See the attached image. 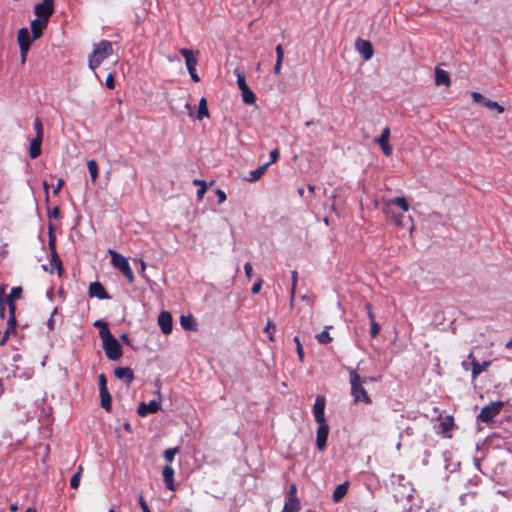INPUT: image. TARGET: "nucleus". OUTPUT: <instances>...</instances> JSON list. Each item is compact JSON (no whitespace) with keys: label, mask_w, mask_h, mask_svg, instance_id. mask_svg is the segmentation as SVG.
Segmentation results:
<instances>
[{"label":"nucleus","mask_w":512,"mask_h":512,"mask_svg":"<svg viewBox=\"0 0 512 512\" xmlns=\"http://www.w3.org/2000/svg\"><path fill=\"white\" fill-rule=\"evenodd\" d=\"M98 382H99V392L108 391L107 388V381L104 374H100L98 376Z\"/></svg>","instance_id":"nucleus-50"},{"label":"nucleus","mask_w":512,"mask_h":512,"mask_svg":"<svg viewBox=\"0 0 512 512\" xmlns=\"http://www.w3.org/2000/svg\"><path fill=\"white\" fill-rule=\"evenodd\" d=\"M235 73L237 75V85L238 88L241 90L248 88V85L246 83L245 75L241 73L239 70H235Z\"/></svg>","instance_id":"nucleus-46"},{"label":"nucleus","mask_w":512,"mask_h":512,"mask_svg":"<svg viewBox=\"0 0 512 512\" xmlns=\"http://www.w3.org/2000/svg\"><path fill=\"white\" fill-rule=\"evenodd\" d=\"M57 312V308H54V310L52 311L49 319L47 320V327L49 329V331L53 330L54 329V314Z\"/></svg>","instance_id":"nucleus-53"},{"label":"nucleus","mask_w":512,"mask_h":512,"mask_svg":"<svg viewBox=\"0 0 512 512\" xmlns=\"http://www.w3.org/2000/svg\"><path fill=\"white\" fill-rule=\"evenodd\" d=\"M296 491H297L296 485L295 484H291L289 486V492H288L289 497H297L296 496Z\"/></svg>","instance_id":"nucleus-62"},{"label":"nucleus","mask_w":512,"mask_h":512,"mask_svg":"<svg viewBox=\"0 0 512 512\" xmlns=\"http://www.w3.org/2000/svg\"><path fill=\"white\" fill-rule=\"evenodd\" d=\"M261 285H262V280H259L258 282L254 283L251 287V292L253 294H257L259 293L260 289H261Z\"/></svg>","instance_id":"nucleus-59"},{"label":"nucleus","mask_w":512,"mask_h":512,"mask_svg":"<svg viewBox=\"0 0 512 512\" xmlns=\"http://www.w3.org/2000/svg\"><path fill=\"white\" fill-rule=\"evenodd\" d=\"M268 164H263L259 166L258 168L252 170L250 172V176L247 178V181L249 182H256L261 178V176L264 174V172L267 170Z\"/></svg>","instance_id":"nucleus-30"},{"label":"nucleus","mask_w":512,"mask_h":512,"mask_svg":"<svg viewBox=\"0 0 512 512\" xmlns=\"http://www.w3.org/2000/svg\"><path fill=\"white\" fill-rule=\"evenodd\" d=\"M88 171L91 177L92 182H96L98 178V166L94 159H91L87 163Z\"/></svg>","instance_id":"nucleus-37"},{"label":"nucleus","mask_w":512,"mask_h":512,"mask_svg":"<svg viewBox=\"0 0 512 512\" xmlns=\"http://www.w3.org/2000/svg\"><path fill=\"white\" fill-rule=\"evenodd\" d=\"M354 48L365 61L370 60L374 55V48L369 40L358 38L354 43Z\"/></svg>","instance_id":"nucleus-9"},{"label":"nucleus","mask_w":512,"mask_h":512,"mask_svg":"<svg viewBox=\"0 0 512 512\" xmlns=\"http://www.w3.org/2000/svg\"><path fill=\"white\" fill-rule=\"evenodd\" d=\"M364 308H365L367 316L370 320V326H371L370 336H371V338H375L379 334L380 325L375 320V314L373 312L372 305L370 303H365Z\"/></svg>","instance_id":"nucleus-19"},{"label":"nucleus","mask_w":512,"mask_h":512,"mask_svg":"<svg viewBox=\"0 0 512 512\" xmlns=\"http://www.w3.org/2000/svg\"><path fill=\"white\" fill-rule=\"evenodd\" d=\"M48 244H49L50 252H57L56 251V237H55L51 227H49V240H48Z\"/></svg>","instance_id":"nucleus-47"},{"label":"nucleus","mask_w":512,"mask_h":512,"mask_svg":"<svg viewBox=\"0 0 512 512\" xmlns=\"http://www.w3.org/2000/svg\"><path fill=\"white\" fill-rule=\"evenodd\" d=\"M179 452L178 447L168 448L164 451V459L167 462H172L175 458V455Z\"/></svg>","instance_id":"nucleus-42"},{"label":"nucleus","mask_w":512,"mask_h":512,"mask_svg":"<svg viewBox=\"0 0 512 512\" xmlns=\"http://www.w3.org/2000/svg\"><path fill=\"white\" fill-rule=\"evenodd\" d=\"M113 48L108 40H101L94 44L93 50L88 57V66L91 70H95L105 59L111 56Z\"/></svg>","instance_id":"nucleus-1"},{"label":"nucleus","mask_w":512,"mask_h":512,"mask_svg":"<svg viewBox=\"0 0 512 512\" xmlns=\"http://www.w3.org/2000/svg\"><path fill=\"white\" fill-rule=\"evenodd\" d=\"M205 117H209V111L207 108L206 98L202 97L199 101L198 112H197L196 118L198 120H202Z\"/></svg>","instance_id":"nucleus-32"},{"label":"nucleus","mask_w":512,"mask_h":512,"mask_svg":"<svg viewBox=\"0 0 512 512\" xmlns=\"http://www.w3.org/2000/svg\"><path fill=\"white\" fill-rule=\"evenodd\" d=\"M389 136L390 129L386 127L383 129L381 135L376 139L377 143L381 147L383 154L386 156H390L392 154V147L389 144Z\"/></svg>","instance_id":"nucleus-17"},{"label":"nucleus","mask_w":512,"mask_h":512,"mask_svg":"<svg viewBox=\"0 0 512 512\" xmlns=\"http://www.w3.org/2000/svg\"><path fill=\"white\" fill-rule=\"evenodd\" d=\"M158 325L163 334L169 335L173 328L172 315L168 311H161L158 315Z\"/></svg>","instance_id":"nucleus-12"},{"label":"nucleus","mask_w":512,"mask_h":512,"mask_svg":"<svg viewBox=\"0 0 512 512\" xmlns=\"http://www.w3.org/2000/svg\"><path fill=\"white\" fill-rule=\"evenodd\" d=\"M161 409V403L159 400H150L148 403L141 402L138 406L137 413L141 417H145L149 414L157 413Z\"/></svg>","instance_id":"nucleus-10"},{"label":"nucleus","mask_w":512,"mask_h":512,"mask_svg":"<svg viewBox=\"0 0 512 512\" xmlns=\"http://www.w3.org/2000/svg\"><path fill=\"white\" fill-rule=\"evenodd\" d=\"M328 328L329 327H326V329H324L320 333L316 334L315 338L318 341V343L328 344L332 341V337L330 336V334L328 332Z\"/></svg>","instance_id":"nucleus-38"},{"label":"nucleus","mask_w":512,"mask_h":512,"mask_svg":"<svg viewBox=\"0 0 512 512\" xmlns=\"http://www.w3.org/2000/svg\"><path fill=\"white\" fill-rule=\"evenodd\" d=\"M48 22L49 21L40 18H35L31 21L30 27L33 40H37L42 36L44 29L48 25Z\"/></svg>","instance_id":"nucleus-16"},{"label":"nucleus","mask_w":512,"mask_h":512,"mask_svg":"<svg viewBox=\"0 0 512 512\" xmlns=\"http://www.w3.org/2000/svg\"><path fill=\"white\" fill-rule=\"evenodd\" d=\"M81 472H82V467H79L78 471L71 477V479H70L71 488L77 489L79 487Z\"/></svg>","instance_id":"nucleus-44"},{"label":"nucleus","mask_w":512,"mask_h":512,"mask_svg":"<svg viewBox=\"0 0 512 512\" xmlns=\"http://www.w3.org/2000/svg\"><path fill=\"white\" fill-rule=\"evenodd\" d=\"M17 332V321L11 322L7 320V326L3 334L1 335L0 345L3 346L7 343L11 335H15Z\"/></svg>","instance_id":"nucleus-24"},{"label":"nucleus","mask_w":512,"mask_h":512,"mask_svg":"<svg viewBox=\"0 0 512 512\" xmlns=\"http://www.w3.org/2000/svg\"><path fill=\"white\" fill-rule=\"evenodd\" d=\"M105 85L109 89H113L115 87L114 77L111 73L107 76Z\"/></svg>","instance_id":"nucleus-54"},{"label":"nucleus","mask_w":512,"mask_h":512,"mask_svg":"<svg viewBox=\"0 0 512 512\" xmlns=\"http://www.w3.org/2000/svg\"><path fill=\"white\" fill-rule=\"evenodd\" d=\"M34 13L37 16L36 18L49 21L54 13V5L45 2L37 3L34 7Z\"/></svg>","instance_id":"nucleus-13"},{"label":"nucleus","mask_w":512,"mask_h":512,"mask_svg":"<svg viewBox=\"0 0 512 512\" xmlns=\"http://www.w3.org/2000/svg\"><path fill=\"white\" fill-rule=\"evenodd\" d=\"M318 424L316 431V447L319 451H323L327 444L329 435V425L327 421L316 422Z\"/></svg>","instance_id":"nucleus-8"},{"label":"nucleus","mask_w":512,"mask_h":512,"mask_svg":"<svg viewBox=\"0 0 512 512\" xmlns=\"http://www.w3.org/2000/svg\"><path fill=\"white\" fill-rule=\"evenodd\" d=\"M349 487H350L349 481H345V482L339 484L333 491V494H332L333 501L336 503L340 502L347 494Z\"/></svg>","instance_id":"nucleus-22"},{"label":"nucleus","mask_w":512,"mask_h":512,"mask_svg":"<svg viewBox=\"0 0 512 512\" xmlns=\"http://www.w3.org/2000/svg\"><path fill=\"white\" fill-rule=\"evenodd\" d=\"M114 375L117 379L123 380L126 385H130L134 380V371L130 367H117Z\"/></svg>","instance_id":"nucleus-18"},{"label":"nucleus","mask_w":512,"mask_h":512,"mask_svg":"<svg viewBox=\"0 0 512 512\" xmlns=\"http://www.w3.org/2000/svg\"><path fill=\"white\" fill-rule=\"evenodd\" d=\"M88 293L90 297H95L99 300L111 299V296L106 292L103 285L98 281L90 283Z\"/></svg>","instance_id":"nucleus-14"},{"label":"nucleus","mask_w":512,"mask_h":512,"mask_svg":"<svg viewBox=\"0 0 512 512\" xmlns=\"http://www.w3.org/2000/svg\"><path fill=\"white\" fill-rule=\"evenodd\" d=\"M19 49H20L21 61L25 62V59H26L27 53L30 49V46H19Z\"/></svg>","instance_id":"nucleus-56"},{"label":"nucleus","mask_w":512,"mask_h":512,"mask_svg":"<svg viewBox=\"0 0 512 512\" xmlns=\"http://www.w3.org/2000/svg\"><path fill=\"white\" fill-rule=\"evenodd\" d=\"M300 508L301 505L298 497H289L288 501L285 502L282 512H297Z\"/></svg>","instance_id":"nucleus-29"},{"label":"nucleus","mask_w":512,"mask_h":512,"mask_svg":"<svg viewBox=\"0 0 512 512\" xmlns=\"http://www.w3.org/2000/svg\"><path fill=\"white\" fill-rule=\"evenodd\" d=\"M503 406L504 403L502 401L490 402L481 409L477 419L481 422L488 423L500 413Z\"/></svg>","instance_id":"nucleus-7"},{"label":"nucleus","mask_w":512,"mask_h":512,"mask_svg":"<svg viewBox=\"0 0 512 512\" xmlns=\"http://www.w3.org/2000/svg\"><path fill=\"white\" fill-rule=\"evenodd\" d=\"M17 41L19 46H30L33 39L32 34L30 35V32L28 28L23 27L19 29L17 34Z\"/></svg>","instance_id":"nucleus-23"},{"label":"nucleus","mask_w":512,"mask_h":512,"mask_svg":"<svg viewBox=\"0 0 512 512\" xmlns=\"http://www.w3.org/2000/svg\"><path fill=\"white\" fill-rule=\"evenodd\" d=\"M454 425V420L452 416H447L442 421H440L436 427L437 434H441L443 436H448V433L452 430Z\"/></svg>","instance_id":"nucleus-21"},{"label":"nucleus","mask_w":512,"mask_h":512,"mask_svg":"<svg viewBox=\"0 0 512 512\" xmlns=\"http://www.w3.org/2000/svg\"><path fill=\"white\" fill-rule=\"evenodd\" d=\"M193 184L196 186H200V187H198V190L196 192V197L198 200L201 201L203 199V196H204L206 190H207L206 181L200 180V179H195V180H193Z\"/></svg>","instance_id":"nucleus-36"},{"label":"nucleus","mask_w":512,"mask_h":512,"mask_svg":"<svg viewBox=\"0 0 512 512\" xmlns=\"http://www.w3.org/2000/svg\"><path fill=\"white\" fill-rule=\"evenodd\" d=\"M174 473H175L174 469L170 465H165L163 467V471H162L163 480H164L166 488L171 491L175 490Z\"/></svg>","instance_id":"nucleus-20"},{"label":"nucleus","mask_w":512,"mask_h":512,"mask_svg":"<svg viewBox=\"0 0 512 512\" xmlns=\"http://www.w3.org/2000/svg\"><path fill=\"white\" fill-rule=\"evenodd\" d=\"M42 139L35 137L30 142L29 154L32 159L37 158L41 154Z\"/></svg>","instance_id":"nucleus-27"},{"label":"nucleus","mask_w":512,"mask_h":512,"mask_svg":"<svg viewBox=\"0 0 512 512\" xmlns=\"http://www.w3.org/2000/svg\"><path fill=\"white\" fill-rule=\"evenodd\" d=\"M471 97H472V100L477 103V104H480L482 106H484V103L486 101L487 98H485L481 93L479 92H472L471 93Z\"/></svg>","instance_id":"nucleus-49"},{"label":"nucleus","mask_w":512,"mask_h":512,"mask_svg":"<svg viewBox=\"0 0 512 512\" xmlns=\"http://www.w3.org/2000/svg\"><path fill=\"white\" fill-rule=\"evenodd\" d=\"M392 484L395 488L394 497L397 501L403 500L404 498H412L414 488L412 483L408 481L404 475H392Z\"/></svg>","instance_id":"nucleus-3"},{"label":"nucleus","mask_w":512,"mask_h":512,"mask_svg":"<svg viewBox=\"0 0 512 512\" xmlns=\"http://www.w3.org/2000/svg\"><path fill=\"white\" fill-rule=\"evenodd\" d=\"M102 347L109 360L116 361L123 354L121 344L112 334H108L106 338L102 339Z\"/></svg>","instance_id":"nucleus-5"},{"label":"nucleus","mask_w":512,"mask_h":512,"mask_svg":"<svg viewBox=\"0 0 512 512\" xmlns=\"http://www.w3.org/2000/svg\"><path fill=\"white\" fill-rule=\"evenodd\" d=\"M180 324L184 330H188V331H196L197 330V324H196L193 316H191V315H181Z\"/></svg>","instance_id":"nucleus-26"},{"label":"nucleus","mask_w":512,"mask_h":512,"mask_svg":"<svg viewBox=\"0 0 512 512\" xmlns=\"http://www.w3.org/2000/svg\"><path fill=\"white\" fill-rule=\"evenodd\" d=\"M109 254L111 255L112 265L125 276V278L130 284H132L135 280V277L128 262V259L121 255L120 253L115 252L113 250H109Z\"/></svg>","instance_id":"nucleus-4"},{"label":"nucleus","mask_w":512,"mask_h":512,"mask_svg":"<svg viewBox=\"0 0 512 512\" xmlns=\"http://www.w3.org/2000/svg\"><path fill=\"white\" fill-rule=\"evenodd\" d=\"M100 393V404L101 407L106 411L110 412L112 405H111V395L109 391L99 392Z\"/></svg>","instance_id":"nucleus-31"},{"label":"nucleus","mask_w":512,"mask_h":512,"mask_svg":"<svg viewBox=\"0 0 512 512\" xmlns=\"http://www.w3.org/2000/svg\"><path fill=\"white\" fill-rule=\"evenodd\" d=\"M325 404V397L323 395H317L313 405V416L316 422L326 421Z\"/></svg>","instance_id":"nucleus-11"},{"label":"nucleus","mask_w":512,"mask_h":512,"mask_svg":"<svg viewBox=\"0 0 512 512\" xmlns=\"http://www.w3.org/2000/svg\"><path fill=\"white\" fill-rule=\"evenodd\" d=\"M244 271L248 279H251L252 277V265L250 262H246L244 264Z\"/></svg>","instance_id":"nucleus-58"},{"label":"nucleus","mask_w":512,"mask_h":512,"mask_svg":"<svg viewBox=\"0 0 512 512\" xmlns=\"http://www.w3.org/2000/svg\"><path fill=\"white\" fill-rule=\"evenodd\" d=\"M22 296V288L17 286L13 287L5 299H0V307L4 308V302L15 303V300L20 299Z\"/></svg>","instance_id":"nucleus-25"},{"label":"nucleus","mask_w":512,"mask_h":512,"mask_svg":"<svg viewBox=\"0 0 512 512\" xmlns=\"http://www.w3.org/2000/svg\"><path fill=\"white\" fill-rule=\"evenodd\" d=\"M279 158V149L275 148L270 152V161H268L266 164H268V167L275 163Z\"/></svg>","instance_id":"nucleus-51"},{"label":"nucleus","mask_w":512,"mask_h":512,"mask_svg":"<svg viewBox=\"0 0 512 512\" xmlns=\"http://www.w3.org/2000/svg\"><path fill=\"white\" fill-rule=\"evenodd\" d=\"M5 305L8 306V319L7 320H10L11 322L17 321V318H16V304L15 303L4 302V306Z\"/></svg>","instance_id":"nucleus-40"},{"label":"nucleus","mask_w":512,"mask_h":512,"mask_svg":"<svg viewBox=\"0 0 512 512\" xmlns=\"http://www.w3.org/2000/svg\"><path fill=\"white\" fill-rule=\"evenodd\" d=\"M462 367L464 370H469L471 368V359H466L462 361Z\"/></svg>","instance_id":"nucleus-64"},{"label":"nucleus","mask_w":512,"mask_h":512,"mask_svg":"<svg viewBox=\"0 0 512 512\" xmlns=\"http://www.w3.org/2000/svg\"><path fill=\"white\" fill-rule=\"evenodd\" d=\"M63 185H64V180L60 178L58 180V183L56 184V187L53 189V194H55V195L58 194Z\"/></svg>","instance_id":"nucleus-61"},{"label":"nucleus","mask_w":512,"mask_h":512,"mask_svg":"<svg viewBox=\"0 0 512 512\" xmlns=\"http://www.w3.org/2000/svg\"><path fill=\"white\" fill-rule=\"evenodd\" d=\"M93 326L99 328V336L101 339H104L108 334H111L107 323L102 320H96Z\"/></svg>","instance_id":"nucleus-33"},{"label":"nucleus","mask_w":512,"mask_h":512,"mask_svg":"<svg viewBox=\"0 0 512 512\" xmlns=\"http://www.w3.org/2000/svg\"><path fill=\"white\" fill-rule=\"evenodd\" d=\"M377 381L375 377H361L354 369V403L363 402L371 404V398L368 395L365 385Z\"/></svg>","instance_id":"nucleus-2"},{"label":"nucleus","mask_w":512,"mask_h":512,"mask_svg":"<svg viewBox=\"0 0 512 512\" xmlns=\"http://www.w3.org/2000/svg\"><path fill=\"white\" fill-rule=\"evenodd\" d=\"M51 272L54 269L58 270L59 274L62 271V261L57 252H51V260H50Z\"/></svg>","instance_id":"nucleus-34"},{"label":"nucleus","mask_w":512,"mask_h":512,"mask_svg":"<svg viewBox=\"0 0 512 512\" xmlns=\"http://www.w3.org/2000/svg\"><path fill=\"white\" fill-rule=\"evenodd\" d=\"M484 107L491 109V110H497L498 113H503L504 108L496 101L486 99L484 103Z\"/></svg>","instance_id":"nucleus-39"},{"label":"nucleus","mask_w":512,"mask_h":512,"mask_svg":"<svg viewBox=\"0 0 512 512\" xmlns=\"http://www.w3.org/2000/svg\"><path fill=\"white\" fill-rule=\"evenodd\" d=\"M297 278H298V273L296 270H293L291 272V279H292V297L294 296V290H295V287H296V284H297Z\"/></svg>","instance_id":"nucleus-55"},{"label":"nucleus","mask_w":512,"mask_h":512,"mask_svg":"<svg viewBox=\"0 0 512 512\" xmlns=\"http://www.w3.org/2000/svg\"><path fill=\"white\" fill-rule=\"evenodd\" d=\"M216 195H217V202L218 204H222L223 202H225L226 200V194L223 190L221 189H217L215 191Z\"/></svg>","instance_id":"nucleus-52"},{"label":"nucleus","mask_w":512,"mask_h":512,"mask_svg":"<svg viewBox=\"0 0 512 512\" xmlns=\"http://www.w3.org/2000/svg\"><path fill=\"white\" fill-rule=\"evenodd\" d=\"M241 95L245 104H254L256 101V96L249 87L241 90Z\"/></svg>","instance_id":"nucleus-35"},{"label":"nucleus","mask_w":512,"mask_h":512,"mask_svg":"<svg viewBox=\"0 0 512 512\" xmlns=\"http://www.w3.org/2000/svg\"><path fill=\"white\" fill-rule=\"evenodd\" d=\"M283 60L276 59L273 71L275 74H280Z\"/></svg>","instance_id":"nucleus-60"},{"label":"nucleus","mask_w":512,"mask_h":512,"mask_svg":"<svg viewBox=\"0 0 512 512\" xmlns=\"http://www.w3.org/2000/svg\"><path fill=\"white\" fill-rule=\"evenodd\" d=\"M468 359H471V372L473 380L476 379L482 372H484L491 364L490 361L479 363L473 356V353H469Z\"/></svg>","instance_id":"nucleus-15"},{"label":"nucleus","mask_w":512,"mask_h":512,"mask_svg":"<svg viewBox=\"0 0 512 512\" xmlns=\"http://www.w3.org/2000/svg\"><path fill=\"white\" fill-rule=\"evenodd\" d=\"M275 330H276L275 324L271 320H268L267 324H266V326L264 328V332L268 335V338L271 341L274 340V332H275Z\"/></svg>","instance_id":"nucleus-43"},{"label":"nucleus","mask_w":512,"mask_h":512,"mask_svg":"<svg viewBox=\"0 0 512 512\" xmlns=\"http://www.w3.org/2000/svg\"><path fill=\"white\" fill-rule=\"evenodd\" d=\"M181 56L185 59V64L188 70V73L192 79L193 82H199L200 77L196 72V66L198 64V60L195 56V53L191 49L182 48L180 49Z\"/></svg>","instance_id":"nucleus-6"},{"label":"nucleus","mask_w":512,"mask_h":512,"mask_svg":"<svg viewBox=\"0 0 512 512\" xmlns=\"http://www.w3.org/2000/svg\"><path fill=\"white\" fill-rule=\"evenodd\" d=\"M435 83L436 85H450V78L445 70L436 68L435 70Z\"/></svg>","instance_id":"nucleus-28"},{"label":"nucleus","mask_w":512,"mask_h":512,"mask_svg":"<svg viewBox=\"0 0 512 512\" xmlns=\"http://www.w3.org/2000/svg\"><path fill=\"white\" fill-rule=\"evenodd\" d=\"M392 204L398 206L403 211H408L409 205L404 197H396L392 200Z\"/></svg>","instance_id":"nucleus-41"},{"label":"nucleus","mask_w":512,"mask_h":512,"mask_svg":"<svg viewBox=\"0 0 512 512\" xmlns=\"http://www.w3.org/2000/svg\"><path fill=\"white\" fill-rule=\"evenodd\" d=\"M34 130L36 132L35 137H39L40 139H43V126L39 118H36L34 121Z\"/></svg>","instance_id":"nucleus-48"},{"label":"nucleus","mask_w":512,"mask_h":512,"mask_svg":"<svg viewBox=\"0 0 512 512\" xmlns=\"http://www.w3.org/2000/svg\"><path fill=\"white\" fill-rule=\"evenodd\" d=\"M50 217L58 218L60 216V209L59 207H54L51 213L49 214Z\"/></svg>","instance_id":"nucleus-63"},{"label":"nucleus","mask_w":512,"mask_h":512,"mask_svg":"<svg viewBox=\"0 0 512 512\" xmlns=\"http://www.w3.org/2000/svg\"><path fill=\"white\" fill-rule=\"evenodd\" d=\"M276 51V59L283 60L284 52L281 44H278L275 48Z\"/></svg>","instance_id":"nucleus-57"},{"label":"nucleus","mask_w":512,"mask_h":512,"mask_svg":"<svg viewBox=\"0 0 512 512\" xmlns=\"http://www.w3.org/2000/svg\"><path fill=\"white\" fill-rule=\"evenodd\" d=\"M293 341L296 344L297 356H298L299 360L301 362H303L304 361V350H303L302 343H301V341H300L298 336H295L293 338Z\"/></svg>","instance_id":"nucleus-45"}]
</instances>
